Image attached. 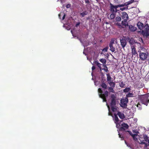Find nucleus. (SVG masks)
<instances>
[{
  "label": "nucleus",
  "instance_id": "09e8293b",
  "mask_svg": "<svg viewBox=\"0 0 149 149\" xmlns=\"http://www.w3.org/2000/svg\"><path fill=\"white\" fill-rule=\"evenodd\" d=\"M130 1L131 3H132L134 2V0H130V1Z\"/></svg>",
  "mask_w": 149,
  "mask_h": 149
},
{
  "label": "nucleus",
  "instance_id": "864d4df0",
  "mask_svg": "<svg viewBox=\"0 0 149 149\" xmlns=\"http://www.w3.org/2000/svg\"><path fill=\"white\" fill-rule=\"evenodd\" d=\"M126 3H127V6L129 5H130L128 1L127 2H126Z\"/></svg>",
  "mask_w": 149,
  "mask_h": 149
},
{
  "label": "nucleus",
  "instance_id": "aec40b11",
  "mask_svg": "<svg viewBox=\"0 0 149 149\" xmlns=\"http://www.w3.org/2000/svg\"><path fill=\"white\" fill-rule=\"evenodd\" d=\"M93 63L96 65L97 67L101 70V64L99 63L97 61H95L93 62Z\"/></svg>",
  "mask_w": 149,
  "mask_h": 149
},
{
  "label": "nucleus",
  "instance_id": "c9c22d12",
  "mask_svg": "<svg viewBox=\"0 0 149 149\" xmlns=\"http://www.w3.org/2000/svg\"><path fill=\"white\" fill-rule=\"evenodd\" d=\"M137 136V134H134L132 135V137L133 139L135 141H136L137 140V138L136 137Z\"/></svg>",
  "mask_w": 149,
  "mask_h": 149
},
{
  "label": "nucleus",
  "instance_id": "39448f33",
  "mask_svg": "<svg viewBox=\"0 0 149 149\" xmlns=\"http://www.w3.org/2000/svg\"><path fill=\"white\" fill-rule=\"evenodd\" d=\"M128 101V100L127 98L121 99L120 104V106L124 108H127Z\"/></svg>",
  "mask_w": 149,
  "mask_h": 149
},
{
  "label": "nucleus",
  "instance_id": "393cba45",
  "mask_svg": "<svg viewBox=\"0 0 149 149\" xmlns=\"http://www.w3.org/2000/svg\"><path fill=\"white\" fill-rule=\"evenodd\" d=\"M88 12L86 11H85L82 13H80V15L82 17H84L85 15H86L88 14Z\"/></svg>",
  "mask_w": 149,
  "mask_h": 149
},
{
  "label": "nucleus",
  "instance_id": "bf43d9fd",
  "mask_svg": "<svg viewBox=\"0 0 149 149\" xmlns=\"http://www.w3.org/2000/svg\"><path fill=\"white\" fill-rule=\"evenodd\" d=\"M115 1H118V0H114Z\"/></svg>",
  "mask_w": 149,
  "mask_h": 149
},
{
  "label": "nucleus",
  "instance_id": "13d9d810",
  "mask_svg": "<svg viewBox=\"0 0 149 149\" xmlns=\"http://www.w3.org/2000/svg\"><path fill=\"white\" fill-rule=\"evenodd\" d=\"M140 38V39H141L142 40V38Z\"/></svg>",
  "mask_w": 149,
  "mask_h": 149
},
{
  "label": "nucleus",
  "instance_id": "c85d7f7f",
  "mask_svg": "<svg viewBox=\"0 0 149 149\" xmlns=\"http://www.w3.org/2000/svg\"><path fill=\"white\" fill-rule=\"evenodd\" d=\"M134 96V94L132 93H129L126 95V98H127L128 97H133Z\"/></svg>",
  "mask_w": 149,
  "mask_h": 149
},
{
  "label": "nucleus",
  "instance_id": "a211bd4d",
  "mask_svg": "<svg viewBox=\"0 0 149 149\" xmlns=\"http://www.w3.org/2000/svg\"><path fill=\"white\" fill-rule=\"evenodd\" d=\"M116 114L117 115H118V116L120 119H123L125 118L124 114L123 113L118 111Z\"/></svg>",
  "mask_w": 149,
  "mask_h": 149
},
{
  "label": "nucleus",
  "instance_id": "0eeeda50",
  "mask_svg": "<svg viewBox=\"0 0 149 149\" xmlns=\"http://www.w3.org/2000/svg\"><path fill=\"white\" fill-rule=\"evenodd\" d=\"M109 8V10L111 13H116L118 11H119V10L117 9L116 5H114L111 3L110 4Z\"/></svg>",
  "mask_w": 149,
  "mask_h": 149
},
{
  "label": "nucleus",
  "instance_id": "5fc2aeb1",
  "mask_svg": "<svg viewBox=\"0 0 149 149\" xmlns=\"http://www.w3.org/2000/svg\"><path fill=\"white\" fill-rule=\"evenodd\" d=\"M125 143L127 145V146H128V144H127V143L126 142V141H125Z\"/></svg>",
  "mask_w": 149,
  "mask_h": 149
},
{
  "label": "nucleus",
  "instance_id": "37998d69",
  "mask_svg": "<svg viewBox=\"0 0 149 149\" xmlns=\"http://www.w3.org/2000/svg\"><path fill=\"white\" fill-rule=\"evenodd\" d=\"M71 7V5L70 4H67L66 6V7L67 8H69Z\"/></svg>",
  "mask_w": 149,
  "mask_h": 149
},
{
  "label": "nucleus",
  "instance_id": "ddd939ff",
  "mask_svg": "<svg viewBox=\"0 0 149 149\" xmlns=\"http://www.w3.org/2000/svg\"><path fill=\"white\" fill-rule=\"evenodd\" d=\"M122 15L121 16V18L123 20L127 21L129 19V17L127 13L125 12L121 13Z\"/></svg>",
  "mask_w": 149,
  "mask_h": 149
},
{
  "label": "nucleus",
  "instance_id": "e433bc0d",
  "mask_svg": "<svg viewBox=\"0 0 149 149\" xmlns=\"http://www.w3.org/2000/svg\"><path fill=\"white\" fill-rule=\"evenodd\" d=\"M136 106L139 109H142L141 105L139 102L138 103V104L136 105Z\"/></svg>",
  "mask_w": 149,
  "mask_h": 149
},
{
  "label": "nucleus",
  "instance_id": "a18cd8bd",
  "mask_svg": "<svg viewBox=\"0 0 149 149\" xmlns=\"http://www.w3.org/2000/svg\"><path fill=\"white\" fill-rule=\"evenodd\" d=\"M133 132L134 133L136 134H138V133H139V132L137 131H136L135 130H133Z\"/></svg>",
  "mask_w": 149,
  "mask_h": 149
},
{
  "label": "nucleus",
  "instance_id": "6e6552de",
  "mask_svg": "<svg viewBox=\"0 0 149 149\" xmlns=\"http://www.w3.org/2000/svg\"><path fill=\"white\" fill-rule=\"evenodd\" d=\"M116 95L114 94H112L111 97V102H110V106H115L116 105Z\"/></svg>",
  "mask_w": 149,
  "mask_h": 149
},
{
  "label": "nucleus",
  "instance_id": "4be33fe9",
  "mask_svg": "<svg viewBox=\"0 0 149 149\" xmlns=\"http://www.w3.org/2000/svg\"><path fill=\"white\" fill-rule=\"evenodd\" d=\"M107 80L108 82V83H109V82L110 81H112V79L111 78V77L110 76V74H107Z\"/></svg>",
  "mask_w": 149,
  "mask_h": 149
},
{
  "label": "nucleus",
  "instance_id": "2eb2a0df",
  "mask_svg": "<svg viewBox=\"0 0 149 149\" xmlns=\"http://www.w3.org/2000/svg\"><path fill=\"white\" fill-rule=\"evenodd\" d=\"M122 28H125L126 27L128 26V24L127 22V21L123 20L121 23Z\"/></svg>",
  "mask_w": 149,
  "mask_h": 149
},
{
  "label": "nucleus",
  "instance_id": "9b49d317",
  "mask_svg": "<svg viewBox=\"0 0 149 149\" xmlns=\"http://www.w3.org/2000/svg\"><path fill=\"white\" fill-rule=\"evenodd\" d=\"M114 40L112 39L109 45L110 50L112 52H114L115 51V48L113 46L114 44Z\"/></svg>",
  "mask_w": 149,
  "mask_h": 149
},
{
  "label": "nucleus",
  "instance_id": "9d476101",
  "mask_svg": "<svg viewBox=\"0 0 149 149\" xmlns=\"http://www.w3.org/2000/svg\"><path fill=\"white\" fill-rule=\"evenodd\" d=\"M130 38H122V39H120V42L121 45L123 48H124L127 44V39Z\"/></svg>",
  "mask_w": 149,
  "mask_h": 149
},
{
  "label": "nucleus",
  "instance_id": "bb28decb",
  "mask_svg": "<svg viewBox=\"0 0 149 149\" xmlns=\"http://www.w3.org/2000/svg\"><path fill=\"white\" fill-rule=\"evenodd\" d=\"M108 83L110 85V87L114 88L115 87V84L114 82H113L112 81L109 82Z\"/></svg>",
  "mask_w": 149,
  "mask_h": 149
},
{
  "label": "nucleus",
  "instance_id": "7c9ffc66",
  "mask_svg": "<svg viewBox=\"0 0 149 149\" xmlns=\"http://www.w3.org/2000/svg\"><path fill=\"white\" fill-rule=\"evenodd\" d=\"M121 20V17L119 16L117 17L115 19L116 22H120Z\"/></svg>",
  "mask_w": 149,
  "mask_h": 149
},
{
  "label": "nucleus",
  "instance_id": "c03bdc74",
  "mask_svg": "<svg viewBox=\"0 0 149 149\" xmlns=\"http://www.w3.org/2000/svg\"><path fill=\"white\" fill-rule=\"evenodd\" d=\"M80 24V22H77V24H76L75 25V27H77Z\"/></svg>",
  "mask_w": 149,
  "mask_h": 149
},
{
  "label": "nucleus",
  "instance_id": "a19ab883",
  "mask_svg": "<svg viewBox=\"0 0 149 149\" xmlns=\"http://www.w3.org/2000/svg\"><path fill=\"white\" fill-rule=\"evenodd\" d=\"M108 49V47H106L103 49L102 51H105V52H107V50Z\"/></svg>",
  "mask_w": 149,
  "mask_h": 149
},
{
  "label": "nucleus",
  "instance_id": "dca6fc26",
  "mask_svg": "<svg viewBox=\"0 0 149 149\" xmlns=\"http://www.w3.org/2000/svg\"><path fill=\"white\" fill-rule=\"evenodd\" d=\"M100 85L101 87L104 90H105L107 89V86L106 84V83L104 82V81H102Z\"/></svg>",
  "mask_w": 149,
  "mask_h": 149
},
{
  "label": "nucleus",
  "instance_id": "b1692460",
  "mask_svg": "<svg viewBox=\"0 0 149 149\" xmlns=\"http://www.w3.org/2000/svg\"><path fill=\"white\" fill-rule=\"evenodd\" d=\"M119 85L120 86L121 88H123L125 85L123 82V81H120L119 82Z\"/></svg>",
  "mask_w": 149,
  "mask_h": 149
},
{
  "label": "nucleus",
  "instance_id": "412c9836",
  "mask_svg": "<svg viewBox=\"0 0 149 149\" xmlns=\"http://www.w3.org/2000/svg\"><path fill=\"white\" fill-rule=\"evenodd\" d=\"M62 16H63V17L62 19L63 20L65 18V14L63 13H61L59 14L58 17L60 19H61V17Z\"/></svg>",
  "mask_w": 149,
  "mask_h": 149
},
{
  "label": "nucleus",
  "instance_id": "7ed1b4c3",
  "mask_svg": "<svg viewBox=\"0 0 149 149\" xmlns=\"http://www.w3.org/2000/svg\"><path fill=\"white\" fill-rule=\"evenodd\" d=\"M98 92L99 93V97L103 100V102H106L107 100L106 97H107L109 95V92L107 91H106L104 93H103V91L101 88H99L98 90Z\"/></svg>",
  "mask_w": 149,
  "mask_h": 149
},
{
  "label": "nucleus",
  "instance_id": "20e7f679",
  "mask_svg": "<svg viewBox=\"0 0 149 149\" xmlns=\"http://www.w3.org/2000/svg\"><path fill=\"white\" fill-rule=\"evenodd\" d=\"M140 100L142 104H144L146 106H147L148 103H149V100L148 99V97L146 95H143L141 97Z\"/></svg>",
  "mask_w": 149,
  "mask_h": 149
},
{
  "label": "nucleus",
  "instance_id": "4d7b16f0",
  "mask_svg": "<svg viewBox=\"0 0 149 149\" xmlns=\"http://www.w3.org/2000/svg\"><path fill=\"white\" fill-rule=\"evenodd\" d=\"M100 42H101V43H102V40H100Z\"/></svg>",
  "mask_w": 149,
  "mask_h": 149
},
{
  "label": "nucleus",
  "instance_id": "4468645a",
  "mask_svg": "<svg viewBox=\"0 0 149 149\" xmlns=\"http://www.w3.org/2000/svg\"><path fill=\"white\" fill-rule=\"evenodd\" d=\"M131 48L132 49V56L133 55L137 56V53L136 50V48L134 45L131 46Z\"/></svg>",
  "mask_w": 149,
  "mask_h": 149
},
{
  "label": "nucleus",
  "instance_id": "603ef678",
  "mask_svg": "<svg viewBox=\"0 0 149 149\" xmlns=\"http://www.w3.org/2000/svg\"><path fill=\"white\" fill-rule=\"evenodd\" d=\"M79 38V40H80V41H81V42L82 43H83V42L81 41V38Z\"/></svg>",
  "mask_w": 149,
  "mask_h": 149
},
{
  "label": "nucleus",
  "instance_id": "052dcab7",
  "mask_svg": "<svg viewBox=\"0 0 149 149\" xmlns=\"http://www.w3.org/2000/svg\"><path fill=\"white\" fill-rule=\"evenodd\" d=\"M71 32H72V30L71 31Z\"/></svg>",
  "mask_w": 149,
  "mask_h": 149
},
{
  "label": "nucleus",
  "instance_id": "49530a36",
  "mask_svg": "<svg viewBox=\"0 0 149 149\" xmlns=\"http://www.w3.org/2000/svg\"><path fill=\"white\" fill-rule=\"evenodd\" d=\"M104 70L106 72L108 71V68L107 66H106Z\"/></svg>",
  "mask_w": 149,
  "mask_h": 149
},
{
  "label": "nucleus",
  "instance_id": "2f4dec72",
  "mask_svg": "<svg viewBox=\"0 0 149 149\" xmlns=\"http://www.w3.org/2000/svg\"><path fill=\"white\" fill-rule=\"evenodd\" d=\"M113 88H114L110 87H108L107 88V89H108V90L110 92L114 93V91L113 90Z\"/></svg>",
  "mask_w": 149,
  "mask_h": 149
},
{
  "label": "nucleus",
  "instance_id": "3c124183",
  "mask_svg": "<svg viewBox=\"0 0 149 149\" xmlns=\"http://www.w3.org/2000/svg\"><path fill=\"white\" fill-rule=\"evenodd\" d=\"M123 4L124 5V6H127V5L126 3H124V4Z\"/></svg>",
  "mask_w": 149,
  "mask_h": 149
},
{
  "label": "nucleus",
  "instance_id": "6e6d98bb",
  "mask_svg": "<svg viewBox=\"0 0 149 149\" xmlns=\"http://www.w3.org/2000/svg\"><path fill=\"white\" fill-rule=\"evenodd\" d=\"M128 3H129L130 4H131L129 1H128Z\"/></svg>",
  "mask_w": 149,
  "mask_h": 149
},
{
  "label": "nucleus",
  "instance_id": "cd10ccee",
  "mask_svg": "<svg viewBox=\"0 0 149 149\" xmlns=\"http://www.w3.org/2000/svg\"><path fill=\"white\" fill-rule=\"evenodd\" d=\"M107 107L108 108V110H109L108 115L109 116H112V117H113V116L112 115L111 112H110V110L109 106L108 105L107 103Z\"/></svg>",
  "mask_w": 149,
  "mask_h": 149
},
{
  "label": "nucleus",
  "instance_id": "a878e982",
  "mask_svg": "<svg viewBox=\"0 0 149 149\" xmlns=\"http://www.w3.org/2000/svg\"><path fill=\"white\" fill-rule=\"evenodd\" d=\"M129 28L131 31H135L137 29L136 27L133 26L132 25L129 26Z\"/></svg>",
  "mask_w": 149,
  "mask_h": 149
},
{
  "label": "nucleus",
  "instance_id": "8fccbe9b",
  "mask_svg": "<svg viewBox=\"0 0 149 149\" xmlns=\"http://www.w3.org/2000/svg\"><path fill=\"white\" fill-rule=\"evenodd\" d=\"M85 2L86 3H89V1L88 0H85Z\"/></svg>",
  "mask_w": 149,
  "mask_h": 149
},
{
  "label": "nucleus",
  "instance_id": "ea45409f",
  "mask_svg": "<svg viewBox=\"0 0 149 149\" xmlns=\"http://www.w3.org/2000/svg\"><path fill=\"white\" fill-rule=\"evenodd\" d=\"M127 132H128V133L129 134V136L130 135H131V136H132V135L134 134H133L132 132L130 131H127Z\"/></svg>",
  "mask_w": 149,
  "mask_h": 149
},
{
  "label": "nucleus",
  "instance_id": "5701e85b",
  "mask_svg": "<svg viewBox=\"0 0 149 149\" xmlns=\"http://www.w3.org/2000/svg\"><path fill=\"white\" fill-rule=\"evenodd\" d=\"M111 109L113 112H116L117 110V107L116 106H111Z\"/></svg>",
  "mask_w": 149,
  "mask_h": 149
},
{
  "label": "nucleus",
  "instance_id": "f3484780",
  "mask_svg": "<svg viewBox=\"0 0 149 149\" xmlns=\"http://www.w3.org/2000/svg\"><path fill=\"white\" fill-rule=\"evenodd\" d=\"M114 117L113 118V120L115 123H116L117 122H118L119 121V119L116 113L114 114Z\"/></svg>",
  "mask_w": 149,
  "mask_h": 149
},
{
  "label": "nucleus",
  "instance_id": "de8ad7c7",
  "mask_svg": "<svg viewBox=\"0 0 149 149\" xmlns=\"http://www.w3.org/2000/svg\"><path fill=\"white\" fill-rule=\"evenodd\" d=\"M95 68V67L94 66H93L92 68V70L93 71L94 70Z\"/></svg>",
  "mask_w": 149,
  "mask_h": 149
},
{
  "label": "nucleus",
  "instance_id": "6ab92c4d",
  "mask_svg": "<svg viewBox=\"0 0 149 149\" xmlns=\"http://www.w3.org/2000/svg\"><path fill=\"white\" fill-rule=\"evenodd\" d=\"M127 40L131 45H133L136 42L133 39V38H129L127 39Z\"/></svg>",
  "mask_w": 149,
  "mask_h": 149
},
{
  "label": "nucleus",
  "instance_id": "58836bf2",
  "mask_svg": "<svg viewBox=\"0 0 149 149\" xmlns=\"http://www.w3.org/2000/svg\"><path fill=\"white\" fill-rule=\"evenodd\" d=\"M117 8H118V7H121L124 6V5L123 4H118V5H116Z\"/></svg>",
  "mask_w": 149,
  "mask_h": 149
},
{
  "label": "nucleus",
  "instance_id": "1a4fd4ad",
  "mask_svg": "<svg viewBox=\"0 0 149 149\" xmlns=\"http://www.w3.org/2000/svg\"><path fill=\"white\" fill-rule=\"evenodd\" d=\"M118 135L119 137L121 138V140H124L125 138H127L129 137V134L127 131H123L122 134H120L119 133Z\"/></svg>",
  "mask_w": 149,
  "mask_h": 149
},
{
  "label": "nucleus",
  "instance_id": "79ce46f5",
  "mask_svg": "<svg viewBox=\"0 0 149 149\" xmlns=\"http://www.w3.org/2000/svg\"><path fill=\"white\" fill-rule=\"evenodd\" d=\"M128 8V7H127L126 8L124 7L123 8H120V10H121V11H123L126 9H127V8Z\"/></svg>",
  "mask_w": 149,
  "mask_h": 149
},
{
  "label": "nucleus",
  "instance_id": "f8f14e48",
  "mask_svg": "<svg viewBox=\"0 0 149 149\" xmlns=\"http://www.w3.org/2000/svg\"><path fill=\"white\" fill-rule=\"evenodd\" d=\"M122 127L120 128V130L121 131H125L126 129H127L129 127L128 125L126 123H123L121 124Z\"/></svg>",
  "mask_w": 149,
  "mask_h": 149
},
{
  "label": "nucleus",
  "instance_id": "423d86ee",
  "mask_svg": "<svg viewBox=\"0 0 149 149\" xmlns=\"http://www.w3.org/2000/svg\"><path fill=\"white\" fill-rule=\"evenodd\" d=\"M143 140L141 142V143L144 144L146 148L148 146H149V137L146 135H143Z\"/></svg>",
  "mask_w": 149,
  "mask_h": 149
},
{
  "label": "nucleus",
  "instance_id": "72a5a7b5",
  "mask_svg": "<svg viewBox=\"0 0 149 149\" xmlns=\"http://www.w3.org/2000/svg\"><path fill=\"white\" fill-rule=\"evenodd\" d=\"M115 25L117 26H118V28H122V26H121V24L119 23L118 22H116L114 23Z\"/></svg>",
  "mask_w": 149,
  "mask_h": 149
},
{
  "label": "nucleus",
  "instance_id": "c756f323",
  "mask_svg": "<svg viewBox=\"0 0 149 149\" xmlns=\"http://www.w3.org/2000/svg\"><path fill=\"white\" fill-rule=\"evenodd\" d=\"M116 13H112L110 15V18L111 19H113L116 16Z\"/></svg>",
  "mask_w": 149,
  "mask_h": 149
},
{
  "label": "nucleus",
  "instance_id": "f03ea898",
  "mask_svg": "<svg viewBox=\"0 0 149 149\" xmlns=\"http://www.w3.org/2000/svg\"><path fill=\"white\" fill-rule=\"evenodd\" d=\"M141 49H139L138 52L139 53V58L141 60L144 61L146 60L148 56V54L146 49L143 47H140Z\"/></svg>",
  "mask_w": 149,
  "mask_h": 149
},
{
  "label": "nucleus",
  "instance_id": "f704fd0d",
  "mask_svg": "<svg viewBox=\"0 0 149 149\" xmlns=\"http://www.w3.org/2000/svg\"><path fill=\"white\" fill-rule=\"evenodd\" d=\"M131 90V89L130 88H126L125 89H124L123 91L124 92L126 93L128 92L129 91H130Z\"/></svg>",
  "mask_w": 149,
  "mask_h": 149
},
{
  "label": "nucleus",
  "instance_id": "473e14b6",
  "mask_svg": "<svg viewBox=\"0 0 149 149\" xmlns=\"http://www.w3.org/2000/svg\"><path fill=\"white\" fill-rule=\"evenodd\" d=\"M100 61L104 65L105 64L106 62V60L105 59L102 58L100 59Z\"/></svg>",
  "mask_w": 149,
  "mask_h": 149
},
{
  "label": "nucleus",
  "instance_id": "4c0bfd02",
  "mask_svg": "<svg viewBox=\"0 0 149 149\" xmlns=\"http://www.w3.org/2000/svg\"><path fill=\"white\" fill-rule=\"evenodd\" d=\"M116 124V127L117 128H120V123H118V122H117L116 123H115Z\"/></svg>",
  "mask_w": 149,
  "mask_h": 149
},
{
  "label": "nucleus",
  "instance_id": "f257e3e1",
  "mask_svg": "<svg viewBox=\"0 0 149 149\" xmlns=\"http://www.w3.org/2000/svg\"><path fill=\"white\" fill-rule=\"evenodd\" d=\"M137 26L139 29L141 30L140 32L143 36L147 37L149 36V26L148 24L144 25L143 23L139 22L137 24Z\"/></svg>",
  "mask_w": 149,
  "mask_h": 149
}]
</instances>
